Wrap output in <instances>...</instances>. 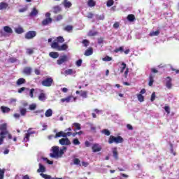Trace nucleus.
<instances>
[{
  "label": "nucleus",
  "mask_w": 179,
  "mask_h": 179,
  "mask_svg": "<svg viewBox=\"0 0 179 179\" xmlns=\"http://www.w3.org/2000/svg\"><path fill=\"white\" fill-rule=\"evenodd\" d=\"M66 147H63L62 149L59 150V147L54 146L52 147L53 153H50V156L53 159H55V157H62V155L65 153L64 150H66Z\"/></svg>",
  "instance_id": "f257e3e1"
},
{
  "label": "nucleus",
  "mask_w": 179,
  "mask_h": 179,
  "mask_svg": "<svg viewBox=\"0 0 179 179\" xmlns=\"http://www.w3.org/2000/svg\"><path fill=\"white\" fill-rule=\"evenodd\" d=\"M51 47L54 50H57V51H66L68 48V45L66 43H64L62 45H59V43L58 42H52L51 43Z\"/></svg>",
  "instance_id": "f03ea898"
},
{
  "label": "nucleus",
  "mask_w": 179,
  "mask_h": 179,
  "mask_svg": "<svg viewBox=\"0 0 179 179\" xmlns=\"http://www.w3.org/2000/svg\"><path fill=\"white\" fill-rule=\"evenodd\" d=\"M124 142V138L121 136H110L108 138V143L110 145L113 143H122Z\"/></svg>",
  "instance_id": "7ed1b4c3"
},
{
  "label": "nucleus",
  "mask_w": 179,
  "mask_h": 179,
  "mask_svg": "<svg viewBox=\"0 0 179 179\" xmlns=\"http://www.w3.org/2000/svg\"><path fill=\"white\" fill-rule=\"evenodd\" d=\"M53 84L54 79L51 77H48L41 82L42 86H44L45 87H51V86H52Z\"/></svg>",
  "instance_id": "20e7f679"
},
{
  "label": "nucleus",
  "mask_w": 179,
  "mask_h": 179,
  "mask_svg": "<svg viewBox=\"0 0 179 179\" xmlns=\"http://www.w3.org/2000/svg\"><path fill=\"white\" fill-rule=\"evenodd\" d=\"M45 19H44L41 24L42 26H48V24H50V23H52V18H51V13H45Z\"/></svg>",
  "instance_id": "39448f33"
},
{
  "label": "nucleus",
  "mask_w": 179,
  "mask_h": 179,
  "mask_svg": "<svg viewBox=\"0 0 179 179\" xmlns=\"http://www.w3.org/2000/svg\"><path fill=\"white\" fill-rule=\"evenodd\" d=\"M37 36V32L36 31H29L27 32L24 37L27 40H31Z\"/></svg>",
  "instance_id": "423d86ee"
},
{
  "label": "nucleus",
  "mask_w": 179,
  "mask_h": 179,
  "mask_svg": "<svg viewBox=\"0 0 179 179\" xmlns=\"http://www.w3.org/2000/svg\"><path fill=\"white\" fill-rule=\"evenodd\" d=\"M0 136H2V135H8V126L6 123L2 124L0 125Z\"/></svg>",
  "instance_id": "0eeeda50"
},
{
  "label": "nucleus",
  "mask_w": 179,
  "mask_h": 179,
  "mask_svg": "<svg viewBox=\"0 0 179 179\" xmlns=\"http://www.w3.org/2000/svg\"><path fill=\"white\" fill-rule=\"evenodd\" d=\"M59 143L62 145L69 146L71 143L69 138L64 137L59 141Z\"/></svg>",
  "instance_id": "6e6552de"
},
{
  "label": "nucleus",
  "mask_w": 179,
  "mask_h": 179,
  "mask_svg": "<svg viewBox=\"0 0 179 179\" xmlns=\"http://www.w3.org/2000/svg\"><path fill=\"white\" fill-rule=\"evenodd\" d=\"M92 152H94V153H96L97 152H101V146L99 143H94L92 147Z\"/></svg>",
  "instance_id": "1a4fd4ad"
},
{
  "label": "nucleus",
  "mask_w": 179,
  "mask_h": 179,
  "mask_svg": "<svg viewBox=\"0 0 179 179\" xmlns=\"http://www.w3.org/2000/svg\"><path fill=\"white\" fill-rule=\"evenodd\" d=\"M30 129H29L28 133L25 134V136L24 138V142H29V141H30L31 135H33V134H36L35 131H30Z\"/></svg>",
  "instance_id": "9d476101"
},
{
  "label": "nucleus",
  "mask_w": 179,
  "mask_h": 179,
  "mask_svg": "<svg viewBox=\"0 0 179 179\" xmlns=\"http://www.w3.org/2000/svg\"><path fill=\"white\" fill-rule=\"evenodd\" d=\"M75 100V98H73V96L70 95L66 98H63L61 99L62 103H71V101H73Z\"/></svg>",
  "instance_id": "9b49d317"
},
{
  "label": "nucleus",
  "mask_w": 179,
  "mask_h": 179,
  "mask_svg": "<svg viewBox=\"0 0 179 179\" xmlns=\"http://www.w3.org/2000/svg\"><path fill=\"white\" fill-rule=\"evenodd\" d=\"M68 61V57L66 55H63L60 59L57 60L58 65H62L64 62H66Z\"/></svg>",
  "instance_id": "f8f14e48"
},
{
  "label": "nucleus",
  "mask_w": 179,
  "mask_h": 179,
  "mask_svg": "<svg viewBox=\"0 0 179 179\" xmlns=\"http://www.w3.org/2000/svg\"><path fill=\"white\" fill-rule=\"evenodd\" d=\"M84 55L85 57H90V55H93V48H92V47L88 48L85 50Z\"/></svg>",
  "instance_id": "ddd939ff"
},
{
  "label": "nucleus",
  "mask_w": 179,
  "mask_h": 179,
  "mask_svg": "<svg viewBox=\"0 0 179 179\" xmlns=\"http://www.w3.org/2000/svg\"><path fill=\"white\" fill-rule=\"evenodd\" d=\"M9 8V4L6 2H1L0 3V10H5Z\"/></svg>",
  "instance_id": "4468645a"
},
{
  "label": "nucleus",
  "mask_w": 179,
  "mask_h": 179,
  "mask_svg": "<svg viewBox=\"0 0 179 179\" xmlns=\"http://www.w3.org/2000/svg\"><path fill=\"white\" fill-rule=\"evenodd\" d=\"M66 138V135L65 134V132H64L63 131H60L57 133H56L55 136V138L57 139V138Z\"/></svg>",
  "instance_id": "2eb2a0df"
},
{
  "label": "nucleus",
  "mask_w": 179,
  "mask_h": 179,
  "mask_svg": "<svg viewBox=\"0 0 179 179\" xmlns=\"http://www.w3.org/2000/svg\"><path fill=\"white\" fill-rule=\"evenodd\" d=\"M65 42V39L64 38V37L62 36H58L56 38L55 41H53V43H57V44H59V43L60 44H62V43Z\"/></svg>",
  "instance_id": "dca6fc26"
},
{
  "label": "nucleus",
  "mask_w": 179,
  "mask_h": 179,
  "mask_svg": "<svg viewBox=\"0 0 179 179\" xmlns=\"http://www.w3.org/2000/svg\"><path fill=\"white\" fill-rule=\"evenodd\" d=\"M39 169H37V173H45V166L41 164H38Z\"/></svg>",
  "instance_id": "f3484780"
},
{
  "label": "nucleus",
  "mask_w": 179,
  "mask_h": 179,
  "mask_svg": "<svg viewBox=\"0 0 179 179\" xmlns=\"http://www.w3.org/2000/svg\"><path fill=\"white\" fill-rule=\"evenodd\" d=\"M127 19L129 22H135V20H136L135 15L134 14H129L127 17Z\"/></svg>",
  "instance_id": "a211bd4d"
},
{
  "label": "nucleus",
  "mask_w": 179,
  "mask_h": 179,
  "mask_svg": "<svg viewBox=\"0 0 179 179\" xmlns=\"http://www.w3.org/2000/svg\"><path fill=\"white\" fill-rule=\"evenodd\" d=\"M24 83H26V79L23 78H19L16 82V85L17 86H20V85H24Z\"/></svg>",
  "instance_id": "6ab92c4d"
},
{
  "label": "nucleus",
  "mask_w": 179,
  "mask_h": 179,
  "mask_svg": "<svg viewBox=\"0 0 179 179\" xmlns=\"http://www.w3.org/2000/svg\"><path fill=\"white\" fill-rule=\"evenodd\" d=\"M3 30L6 33H8V34H12V33H13V30H12V28L9 26H5Z\"/></svg>",
  "instance_id": "aec40b11"
},
{
  "label": "nucleus",
  "mask_w": 179,
  "mask_h": 179,
  "mask_svg": "<svg viewBox=\"0 0 179 179\" xmlns=\"http://www.w3.org/2000/svg\"><path fill=\"white\" fill-rule=\"evenodd\" d=\"M166 86L168 89L171 88V86H173V85L171 84V78H170V77L166 78Z\"/></svg>",
  "instance_id": "412c9836"
},
{
  "label": "nucleus",
  "mask_w": 179,
  "mask_h": 179,
  "mask_svg": "<svg viewBox=\"0 0 179 179\" xmlns=\"http://www.w3.org/2000/svg\"><path fill=\"white\" fill-rule=\"evenodd\" d=\"M25 75H31V67H25L23 70Z\"/></svg>",
  "instance_id": "4be33fe9"
},
{
  "label": "nucleus",
  "mask_w": 179,
  "mask_h": 179,
  "mask_svg": "<svg viewBox=\"0 0 179 179\" xmlns=\"http://www.w3.org/2000/svg\"><path fill=\"white\" fill-rule=\"evenodd\" d=\"M38 15V10L36 7H34L31 13H29L30 16H37Z\"/></svg>",
  "instance_id": "5701e85b"
},
{
  "label": "nucleus",
  "mask_w": 179,
  "mask_h": 179,
  "mask_svg": "<svg viewBox=\"0 0 179 179\" xmlns=\"http://www.w3.org/2000/svg\"><path fill=\"white\" fill-rule=\"evenodd\" d=\"M49 55L51 57V58H54L55 59L59 57V54H58L57 52H50Z\"/></svg>",
  "instance_id": "b1692460"
},
{
  "label": "nucleus",
  "mask_w": 179,
  "mask_h": 179,
  "mask_svg": "<svg viewBox=\"0 0 179 179\" xmlns=\"http://www.w3.org/2000/svg\"><path fill=\"white\" fill-rule=\"evenodd\" d=\"M20 113L22 117H24V115H26V114L27 113V110L26 109V108L20 107Z\"/></svg>",
  "instance_id": "393cba45"
},
{
  "label": "nucleus",
  "mask_w": 179,
  "mask_h": 179,
  "mask_svg": "<svg viewBox=\"0 0 179 179\" xmlns=\"http://www.w3.org/2000/svg\"><path fill=\"white\" fill-rule=\"evenodd\" d=\"M113 157L116 159L118 160V150H117V148H114L113 150Z\"/></svg>",
  "instance_id": "a878e982"
},
{
  "label": "nucleus",
  "mask_w": 179,
  "mask_h": 179,
  "mask_svg": "<svg viewBox=\"0 0 179 179\" xmlns=\"http://www.w3.org/2000/svg\"><path fill=\"white\" fill-rule=\"evenodd\" d=\"M155 82V79L153 78V75L150 74L149 76V83H148V85L152 87L153 86V83Z\"/></svg>",
  "instance_id": "bb28decb"
},
{
  "label": "nucleus",
  "mask_w": 179,
  "mask_h": 179,
  "mask_svg": "<svg viewBox=\"0 0 179 179\" xmlns=\"http://www.w3.org/2000/svg\"><path fill=\"white\" fill-rule=\"evenodd\" d=\"M62 10L61 7L59 6H56L53 7V13H59V12Z\"/></svg>",
  "instance_id": "cd10ccee"
},
{
  "label": "nucleus",
  "mask_w": 179,
  "mask_h": 179,
  "mask_svg": "<svg viewBox=\"0 0 179 179\" xmlns=\"http://www.w3.org/2000/svg\"><path fill=\"white\" fill-rule=\"evenodd\" d=\"M87 5L90 6V8H93L96 6V1L94 0H88Z\"/></svg>",
  "instance_id": "c85d7f7f"
},
{
  "label": "nucleus",
  "mask_w": 179,
  "mask_h": 179,
  "mask_svg": "<svg viewBox=\"0 0 179 179\" xmlns=\"http://www.w3.org/2000/svg\"><path fill=\"white\" fill-rule=\"evenodd\" d=\"M113 52H115L116 54L118 52H124V46H120L113 50Z\"/></svg>",
  "instance_id": "c756f323"
},
{
  "label": "nucleus",
  "mask_w": 179,
  "mask_h": 179,
  "mask_svg": "<svg viewBox=\"0 0 179 179\" xmlns=\"http://www.w3.org/2000/svg\"><path fill=\"white\" fill-rule=\"evenodd\" d=\"M73 127H75L76 128L74 131H80V129H82V127H80V123H73Z\"/></svg>",
  "instance_id": "7c9ffc66"
},
{
  "label": "nucleus",
  "mask_w": 179,
  "mask_h": 179,
  "mask_svg": "<svg viewBox=\"0 0 179 179\" xmlns=\"http://www.w3.org/2000/svg\"><path fill=\"white\" fill-rule=\"evenodd\" d=\"M64 73L66 75H73V73H76V71H74L72 69H67L64 71Z\"/></svg>",
  "instance_id": "2f4dec72"
},
{
  "label": "nucleus",
  "mask_w": 179,
  "mask_h": 179,
  "mask_svg": "<svg viewBox=\"0 0 179 179\" xmlns=\"http://www.w3.org/2000/svg\"><path fill=\"white\" fill-rule=\"evenodd\" d=\"M101 134H103L106 135V136H110V135H111V132L109 131V130L107 129H103L101 131Z\"/></svg>",
  "instance_id": "473e14b6"
},
{
  "label": "nucleus",
  "mask_w": 179,
  "mask_h": 179,
  "mask_svg": "<svg viewBox=\"0 0 179 179\" xmlns=\"http://www.w3.org/2000/svg\"><path fill=\"white\" fill-rule=\"evenodd\" d=\"M1 110L2 113H9L10 111V108H9L6 106H1Z\"/></svg>",
  "instance_id": "72a5a7b5"
},
{
  "label": "nucleus",
  "mask_w": 179,
  "mask_h": 179,
  "mask_svg": "<svg viewBox=\"0 0 179 179\" xmlns=\"http://www.w3.org/2000/svg\"><path fill=\"white\" fill-rule=\"evenodd\" d=\"M38 100H40V101H45V94L44 93H41L38 96Z\"/></svg>",
  "instance_id": "f704fd0d"
},
{
  "label": "nucleus",
  "mask_w": 179,
  "mask_h": 179,
  "mask_svg": "<svg viewBox=\"0 0 179 179\" xmlns=\"http://www.w3.org/2000/svg\"><path fill=\"white\" fill-rule=\"evenodd\" d=\"M73 164H75L76 166H82V164H80V159H79V158H75L73 159Z\"/></svg>",
  "instance_id": "c9c22d12"
},
{
  "label": "nucleus",
  "mask_w": 179,
  "mask_h": 179,
  "mask_svg": "<svg viewBox=\"0 0 179 179\" xmlns=\"http://www.w3.org/2000/svg\"><path fill=\"white\" fill-rule=\"evenodd\" d=\"M137 99L140 103L145 101V97L142 95V94H137Z\"/></svg>",
  "instance_id": "e433bc0d"
},
{
  "label": "nucleus",
  "mask_w": 179,
  "mask_h": 179,
  "mask_svg": "<svg viewBox=\"0 0 179 179\" xmlns=\"http://www.w3.org/2000/svg\"><path fill=\"white\" fill-rule=\"evenodd\" d=\"M15 33H17V34H22V33H24V29H23L22 27L16 28Z\"/></svg>",
  "instance_id": "4c0bfd02"
},
{
  "label": "nucleus",
  "mask_w": 179,
  "mask_h": 179,
  "mask_svg": "<svg viewBox=\"0 0 179 179\" xmlns=\"http://www.w3.org/2000/svg\"><path fill=\"white\" fill-rule=\"evenodd\" d=\"M63 5L64 8H71L72 3H71V1H63Z\"/></svg>",
  "instance_id": "58836bf2"
},
{
  "label": "nucleus",
  "mask_w": 179,
  "mask_h": 179,
  "mask_svg": "<svg viewBox=\"0 0 179 179\" xmlns=\"http://www.w3.org/2000/svg\"><path fill=\"white\" fill-rule=\"evenodd\" d=\"M45 117H51L52 115V110L48 109L45 113Z\"/></svg>",
  "instance_id": "ea45409f"
},
{
  "label": "nucleus",
  "mask_w": 179,
  "mask_h": 179,
  "mask_svg": "<svg viewBox=\"0 0 179 179\" xmlns=\"http://www.w3.org/2000/svg\"><path fill=\"white\" fill-rule=\"evenodd\" d=\"M64 30H65V31H72V30H73V27L71 25H67L64 27Z\"/></svg>",
  "instance_id": "a19ab883"
},
{
  "label": "nucleus",
  "mask_w": 179,
  "mask_h": 179,
  "mask_svg": "<svg viewBox=\"0 0 179 179\" xmlns=\"http://www.w3.org/2000/svg\"><path fill=\"white\" fill-rule=\"evenodd\" d=\"M36 108H37V105H36V103H32V104L29 105V109L31 111H34V110H36Z\"/></svg>",
  "instance_id": "79ce46f5"
},
{
  "label": "nucleus",
  "mask_w": 179,
  "mask_h": 179,
  "mask_svg": "<svg viewBox=\"0 0 179 179\" xmlns=\"http://www.w3.org/2000/svg\"><path fill=\"white\" fill-rule=\"evenodd\" d=\"M5 169H0V179H3V177H5Z\"/></svg>",
  "instance_id": "37998d69"
},
{
  "label": "nucleus",
  "mask_w": 179,
  "mask_h": 179,
  "mask_svg": "<svg viewBox=\"0 0 179 179\" xmlns=\"http://www.w3.org/2000/svg\"><path fill=\"white\" fill-rule=\"evenodd\" d=\"M82 43L83 44L84 47H89L90 42L87 39H84L83 40Z\"/></svg>",
  "instance_id": "c03bdc74"
},
{
  "label": "nucleus",
  "mask_w": 179,
  "mask_h": 179,
  "mask_svg": "<svg viewBox=\"0 0 179 179\" xmlns=\"http://www.w3.org/2000/svg\"><path fill=\"white\" fill-rule=\"evenodd\" d=\"M159 34H160V31L157 30V31L151 32L150 34V36L151 37H154L155 36H159Z\"/></svg>",
  "instance_id": "a18cd8bd"
},
{
  "label": "nucleus",
  "mask_w": 179,
  "mask_h": 179,
  "mask_svg": "<svg viewBox=\"0 0 179 179\" xmlns=\"http://www.w3.org/2000/svg\"><path fill=\"white\" fill-rule=\"evenodd\" d=\"M40 176L44 179H52L51 178V176L45 173H41Z\"/></svg>",
  "instance_id": "49530a36"
},
{
  "label": "nucleus",
  "mask_w": 179,
  "mask_h": 179,
  "mask_svg": "<svg viewBox=\"0 0 179 179\" xmlns=\"http://www.w3.org/2000/svg\"><path fill=\"white\" fill-rule=\"evenodd\" d=\"M96 17L97 19V20H104V14L102 15H96Z\"/></svg>",
  "instance_id": "de8ad7c7"
},
{
  "label": "nucleus",
  "mask_w": 179,
  "mask_h": 179,
  "mask_svg": "<svg viewBox=\"0 0 179 179\" xmlns=\"http://www.w3.org/2000/svg\"><path fill=\"white\" fill-rule=\"evenodd\" d=\"M80 96H81V97L86 99L87 97V91H80Z\"/></svg>",
  "instance_id": "09e8293b"
},
{
  "label": "nucleus",
  "mask_w": 179,
  "mask_h": 179,
  "mask_svg": "<svg viewBox=\"0 0 179 179\" xmlns=\"http://www.w3.org/2000/svg\"><path fill=\"white\" fill-rule=\"evenodd\" d=\"M122 69L120 70L121 73H124V71H125V69H127V64H125L124 62L122 63Z\"/></svg>",
  "instance_id": "8fccbe9b"
},
{
  "label": "nucleus",
  "mask_w": 179,
  "mask_h": 179,
  "mask_svg": "<svg viewBox=\"0 0 179 179\" xmlns=\"http://www.w3.org/2000/svg\"><path fill=\"white\" fill-rule=\"evenodd\" d=\"M8 61L10 62V64H15V62H17V59L16 57H10Z\"/></svg>",
  "instance_id": "3c124183"
},
{
  "label": "nucleus",
  "mask_w": 179,
  "mask_h": 179,
  "mask_svg": "<svg viewBox=\"0 0 179 179\" xmlns=\"http://www.w3.org/2000/svg\"><path fill=\"white\" fill-rule=\"evenodd\" d=\"M114 5V0H108L107 1L106 6L110 8V6H113Z\"/></svg>",
  "instance_id": "603ef678"
},
{
  "label": "nucleus",
  "mask_w": 179,
  "mask_h": 179,
  "mask_svg": "<svg viewBox=\"0 0 179 179\" xmlns=\"http://www.w3.org/2000/svg\"><path fill=\"white\" fill-rule=\"evenodd\" d=\"M103 61L108 62V61H113V57L110 56H106L102 59Z\"/></svg>",
  "instance_id": "864d4df0"
},
{
  "label": "nucleus",
  "mask_w": 179,
  "mask_h": 179,
  "mask_svg": "<svg viewBox=\"0 0 179 179\" xmlns=\"http://www.w3.org/2000/svg\"><path fill=\"white\" fill-rule=\"evenodd\" d=\"M24 90H30V89L22 87L18 90V93H22V92H24Z\"/></svg>",
  "instance_id": "5fc2aeb1"
},
{
  "label": "nucleus",
  "mask_w": 179,
  "mask_h": 179,
  "mask_svg": "<svg viewBox=\"0 0 179 179\" xmlns=\"http://www.w3.org/2000/svg\"><path fill=\"white\" fill-rule=\"evenodd\" d=\"M73 145H80V141H79V139H78V138H74L73 140Z\"/></svg>",
  "instance_id": "6e6d98bb"
},
{
  "label": "nucleus",
  "mask_w": 179,
  "mask_h": 179,
  "mask_svg": "<svg viewBox=\"0 0 179 179\" xmlns=\"http://www.w3.org/2000/svg\"><path fill=\"white\" fill-rule=\"evenodd\" d=\"M34 88H32V89H31L30 90V92H29V96H30V97L31 98V99H33V97H34Z\"/></svg>",
  "instance_id": "4d7b16f0"
},
{
  "label": "nucleus",
  "mask_w": 179,
  "mask_h": 179,
  "mask_svg": "<svg viewBox=\"0 0 179 179\" xmlns=\"http://www.w3.org/2000/svg\"><path fill=\"white\" fill-rule=\"evenodd\" d=\"M89 36H97V31H90L89 32Z\"/></svg>",
  "instance_id": "13d9d810"
},
{
  "label": "nucleus",
  "mask_w": 179,
  "mask_h": 179,
  "mask_svg": "<svg viewBox=\"0 0 179 179\" xmlns=\"http://www.w3.org/2000/svg\"><path fill=\"white\" fill-rule=\"evenodd\" d=\"M151 101H153L154 100H156V92H152V95H151V99H150Z\"/></svg>",
  "instance_id": "bf43d9fd"
},
{
  "label": "nucleus",
  "mask_w": 179,
  "mask_h": 179,
  "mask_svg": "<svg viewBox=\"0 0 179 179\" xmlns=\"http://www.w3.org/2000/svg\"><path fill=\"white\" fill-rule=\"evenodd\" d=\"M62 19H64L62 15H58L56 17V21L59 22V20H62Z\"/></svg>",
  "instance_id": "052dcab7"
},
{
  "label": "nucleus",
  "mask_w": 179,
  "mask_h": 179,
  "mask_svg": "<svg viewBox=\"0 0 179 179\" xmlns=\"http://www.w3.org/2000/svg\"><path fill=\"white\" fill-rule=\"evenodd\" d=\"M164 108L167 114H170V106H166Z\"/></svg>",
  "instance_id": "680f3d73"
},
{
  "label": "nucleus",
  "mask_w": 179,
  "mask_h": 179,
  "mask_svg": "<svg viewBox=\"0 0 179 179\" xmlns=\"http://www.w3.org/2000/svg\"><path fill=\"white\" fill-rule=\"evenodd\" d=\"M81 166H82L83 167H87V166H89V162H81Z\"/></svg>",
  "instance_id": "e2e57ef3"
},
{
  "label": "nucleus",
  "mask_w": 179,
  "mask_h": 179,
  "mask_svg": "<svg viewBox=\"0 0 179 179\" xmlns=\"http://www.w3.org/2000/svg\"><path fill=\"white\" fill-rule=\"evenodd\" d=\"M5 139V135L0 136V145L3 143V140Z\"/></svg>",
  "instance_id": "0e129e2a"
},
{
  "label": "nucleus",
  "mask_w": 179,
  "mask_h": 179,
  "mask_svg": "<svg viewBox=\"0 0 179 179\" xmlns=\"http://www.w3.org/2000/svg\"><path fill=\"white\" fill-rule=\"evenodd\" d=\"M82 62H83L82 59H78V60L76 62V64L78 66H82Z\"/></svg>",
  "instance_id": "69168bd1"
},
{
  "label": "nucleus",
  "mask_w": 179,
  "mask_h": 179,
  "mask_svg": "<svg viewBox=\"0 0 179 179\" xmlns=\"http://www.w3.org/2000/svg\"><path fill=\"white\" fill-rule=\"evenodd\" d=\"M26 10H27V7L22 8L20 9L18 11L20 12V13H23L26 12Z\"/></svg>",
  "instance_id": "338daca9"
},
{
  "label": "nucleus",
  "mask_w": 179,
  "mask_h": 179,
  "mask_svg": "<svg viewBox=\"0 0 179 179\" xmlns=\"http://www.w3.org/2000/svg\"><path fill=\"white\" fill-rule=\"evenodd\" d=\"M33 52H34L33 49H27V54H29V55H31V54H33Z\"/></svg>",
  "instance_id": "774afa93"
}]
</instances>
